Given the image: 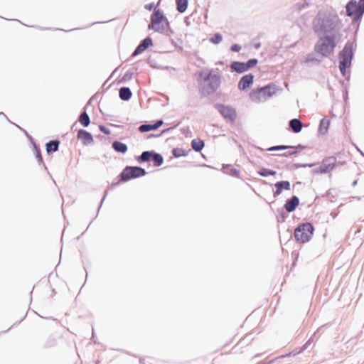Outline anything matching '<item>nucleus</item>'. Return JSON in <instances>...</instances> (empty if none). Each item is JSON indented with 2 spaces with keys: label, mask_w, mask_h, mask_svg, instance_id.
<instances>
[{
  "label": "nucleus",
  "mask_w": 364,
  "mask_h": 364,
  "mask_svg": "<svg viewBox=\"0 0 364 364\" xmlns=\"http://www.w3.org/2000/svg\"><path fill=\"white\" fill-rule=\"evenodd\" d=\"M275 93V87L273 85H269L252 90L250 93V98L255 103H260L267 101Z\"/></svg>",
  "instance_id": "nucleus-1"
},
{
  "label": "nucleus",
  "mask_w": 364,
  "mask_h": 364,
  "mask_svg": "<svg viewBox=\"0 0 364 364\" xmlns=\"http://www.w3.org/2000/svg\"><path fill=\"white\" fill-rule=\"evenodd\" d=\"M168 21L164 12L160 9H154V12L151 16L149 28L161 33L168 26Z\"/></svg>",
  "instance_id": "nucleus-2"
},
{
  "label": "nucleus",
  "mask_w": 364,
  "mask_h": 364,
  "mask_svg": "<svg viewBox=\"0 0 364 364\" xmlns=\"http://www.w3.org/2000/svg\"><path fill=\"white\" fill-rule=\"evenodd\" d=\"M336 46L334 38L326 36L319 39L315 46V50L321 55L327 57L333 52Z\"/></svg>",
  "instance_id": "nucleus-3"
},
{
  "label": "nucleus",
  "mask_w": 364,
  "mask_h": 364,
  "mask_svg": "<svg viewBox=\"0 0 364 364\" xmlns=\"http://www.w3.org/2000/svg\"><path fill=\"white\" fill-rule=\"evenodd\" d=\"M314 230V227L311 223H303L294 230L295 240L299 243L307 242L311 238Z\"/></svg>",
  "instance_id": "nucleus-4"
},
{
  "label": "nucleus",
  "mask_w": 364,
  "mask_h": 364,
  "mask_svg": "<svg viewBox=\"0 0 364 364\" xmlns=\"http://www.w3.org/2000/svg\"><path fill=\"white\" fill-rule=\"evenodd\" d=\"M352 58L353 45L348 43L339 54L340 70L343 75H345L346 68L350 65Z\"/></svg>",
  "instance_id": "nucleus-5"
},
{
  "label": "nucleus",
  "mask_w": 364,
  "mask_h": 364,
  "mask_svg": "<svg viewBox=\"0 0 364 364\" xmlns=\"http://www.w3.org/2000/svg\"><path fill=\"white\" fill-rule=\"evenodd\" d=\"M336 25L334 21L326 16H319L314 23V28L316 31L322 33H330L336 29Z\"/></svg>",
  "instance_id": "nucleus-6"
},
{
  "label": "nucleus",
  "mask_w": 364,
  "mask_h": 364,
  "mask_svg": "<svg viewBox=\"0 0 364 364\" xmlns=\"http://www.w3.org/2000/svg\"><path fill=\"white\" fill-rule=\"evenodd\" d=\"M146 174V171L138 166H127L120 174L122 181H127L130 179L143 176Z\"/></svg>",
  "instance_id": "nucleus-7"
},
{
  "label": "nucleus",
  "mask_w": 364,
  "mask_h": 364,
  "mask_svg": "<svg viewBox=\"0 0 364 364\" xmlns=\"http://www.w3.org/2000/svg\"><path fill=\"white\" fill-rule=\"evenodd\" d=\"M215 108L227 122L233 123L236 120L237 114L232 107L218 104L215 105Z\"/></svg>",
  "instance_id": "nucleus-8"
},
{
  "label": "nucleus",
  "mask_w": 364,
  "mask_h": 364,
  "mask_svg": "<svg viewBox=\"0 0 364 364\" xmlns=\"http://www.w3.org/2000/svg\"><path fill=\"white\" fill-rule=\"evenodd\" d=\"M346 12L348 16L358 19L364 13V6L360 2L350 1L346 6Z\"/></svg>",
  "instance_id": "nucleus-9"
},
{
  "label": "nucleus",
  "mask_w": 364,
  "mask_h": 364,
  "mask_svg": "<svg viewBox=\"0 0 364 364\" xmlns=\"http://www.w3.org/2000/svg\"><path fill=\"white\" fill-rule=\"evenodd\" d=\"M336 166V159L333 156H329L324 159L318 167L320 173H326L331 171Z\"/></svg>",
  "instance_id": "nucleus-10"
},
{
  "label": "nucleus",
  "mask_w": 364,
  "mask_h": 364,
  "mask_svg": "<svg viewBox=\"0 0 364 364\" xmlns=\"http://www.w3.org/2000/svg\"><path fill=\"white\" fill-rule=\"evenodd\" d=\"M254 76L252 74L244 75L238 83V88L245 90L250 87L253 83Z\"/></svg>",
  "instance_id": "nucleus-11"
},
{
  "label": "nucleus",
  "mask_w": 364,
  "mask_h": 364,
  "mask_svg": "<svg viewBox=\"0 0 364 364\" xmlns=\"http://www.w3.org/2000/svg\"><path fill=\"white\" fill-rule=\"evenodd\" d=\"M77 139L85 145L90 144L93 142V138L91 134L84 129H80L78 131Z\"/></svg>",
  "instance_id": "nucleus-12"
},
{
  "label": "nucleus",
  "mask_w": 364,
  "mask_h": 364,
  "mask_svg": "<svg viewBox=\"0 0 364 364\" xmlns=\"http://www.w3.org/2000/svg\"><path fill=\"white\" fill-rule=\"evenodd\" d=\"M152 46V39L150 37L146 38L136 48L133 53V56L143 53L149 46Z\"/></svg>",
  "instance_id": "nucleus-13"
},
{
  "label": "nucleus",
  "mask_w": 364,
  "mask_h": 364,
  "mask_svg": "<svg viewBox=\"0 0 364 364\" xmlns=\"http://www.w3.org/2000/svg\"><path fill=\"white\" fill-rule=\"evenodd\" d=\"M276 191L274 193V196H277L282 193L283 190H290L291 185L287 181H279L275 183Z\"/></svg>",
  "instance_id": "nucleus-14"
},
{
  "label": "nucleus",
  "mask_w": 364,
  "mask_h": 364,
  "mask_svg": "<svg viewBox=\"0 0 364 364\" xmlns=\"http://www.w3.org/2000/svg\"><path fill=\"white\" fill-rule=\"evenodd\" d=\"M299 204V200L297 196H293L290 200H288L285 205L284 208L289 213L293 212L296 207Z\"/></svg>",
  "instance_id": "nucleus-15"
},
{
  "label": "nucleus",
  "mask_w": 364,
  "mask_h": 364,
  "mask_svg": "<svg viewBox=\"0 0 364 364\" xmlns=\"http://www.w3.org/2000/svg\"><path fill=\"white\" fill-rule=\"evenodd\" d=\"M162 124H163V121L159 120L154 124L141 125L139 127V129L141 132H149L151 130H154V129H158Z\"/></svg>",
  "instance_id": "nucleus-16"
},
{
  "label": "nucleus",
  "mask_w": 364,
  "mask_h": 364,
  "mask_svg": "<svg viewBox=\"0 0 364 364\" xmlns=\"http://www.w3.org/2000/svg\"><path fill=\"white\" fill-rule=\"evenodd\" d=\"M289 126L292 131L295 133L301 132L302 129V123L297 119H293L289 122Z\"/></svg>",
  "instance_id": "nucleus-17"
},
{
  "label": "nucleus",
  "mask_w": 364,
  "mask_h": 364,
  "mask_svg": "<svg viewBox=\"0 0 364 364\" xmlns=\"http://www.w3.org/2000/svg\"><path fill=\"white\" fill-rule=\"evenodd\" d=\"M208 88L207 89L208 92H213L215 91L219 87V80L218 78L213 77L212 79H208Z\"/></svg>",
  "instance_id": "nucleus-18"
},
{
  "label": "nucleus",
  "mask_w": 364,
  "mask_h": 364,
  "mask_svg": "<svg viewBox=\"0 0 364 364\" xmlns=\"http://www.w3.org/2000/svg\"><path fill=\"white\" fill-rule=\"evenodd\" d=\"M60 144L59 141H50L46 144V151L48 154L55 152L58 150Z\"/></svg>",
  "instance_id": "nucleus-19"
},
{
  "label": "nucleus",
  "mask_w": 364,
  "mask_h": 364,
  "mask_svg": "<svg viewBox=\"0 0 364 364\" xmlns=\"http://www.w3.org/2000/svg\"><path fill=\"white\" fill-rule=\"evenodd\" d=\"M119 94L120 98L123 100H129L132 97V92L128 87H122Z\"/></svg>",
  "instance_id": "nucleus-20"
},
{
  "label": "nucleus",
  "mask_w": 364,
  "mask_h": 364,
  "mask_svg": "<svg viewBox=\"0 0 364 364\" xmlns=\"http://www.w3.org/2000/svg\"><path fill=\"white\" fill-rule=\"evenodd\" d=\"M204 141L199 139L192 140L191 146L196 151H200L204 147Z\"/></svg>",
  "instance_id": "nucleus-21"
},
{
  "label": "nucleus",
  "mask_w": 364,
  "mask_h": 364,
  "mask_svg": "<svg viewBox=\"0 0 364 364\" xmlns=\"http://www.w3.org/2000/svg\"><path fill=\"white\" fill-rule=\"evenodd\" d=\"M231 68L237 73H242L247 70L244 63L234 62L232 63Z\"/></svg>",
  "instance_id": "nucleus-22"
},
{
  "label": "nucleus",
  "mask_w": 364,
  "mask_h": 364,
  "mask_svg": "<svg viewBox=\"0 0 364 364\" xmlns=\"http://www.w3.org/2000/svg\"><path fill=\"white\" fill-rule=\"evenodd\" d=\"M154 152L153 151H144L142 154L138 157L137 161L139 162H144V161H149L152 160L153 154Z\"/></svg>",
  "instance_id": "nucleus-23"
},
{
  "label": "nucleus",
  "mask_w": 364,
  "mask_h": 364,
  "mask_svg": "<svg viewBox=\"0 0 364 364\" xmlns=\"http://www.w3.org/2000/svg\"><path fill=\"white\" fill-rule=\"evenodd\" d=\"M112 146L116 151L125 153L127 151V146L125 144L119 141H114Z\"/></svg>",
  "instance_id": "nucleus-24"
},
{
  "label": "nucleus",
  "mask_w": 364,
  "mask_h": 364,
  "mask_svg": "<svg viewBox=\"0 0 364 364\" xmlns=\"http://www.w3.org/2000/svg\"><path fill=\"white\" fill-rule=\"evenodd\" d=\"M177 10L180 13H183L188 6L187 0H176Z\"/></svg>",
  "instance_id": "nucleus-25"
},
{
  "label": "nucleus",
  "mask_w": 364,
  "mask_h": 364,
  "mask_svg": "<svg viewBox=\"0 0 364 364\" xmlns=\"http://www.w3.org/2000/svg\"><path fill=\"white\" fill-rule=\"evenodd\" d=\"M79 122L84 127H87L90 124V117L86 112H83L79 117Z\"/></svg>",
  "instance_id": "nucleus-26"
},
{
  "label": "nucleus",
  "mask_w": 364,
  "mask_h": 364,
  "mask_svg": "<svg viewBox=\"0 0 364 364\" xmlns=\"http://www.w3.org/2000/svg\"><path fill=\"white\" fill-rule=\"evenodd\" d=\"M152 161H154V165L155 166H159L163 164L164 159L161 154L154 153L153 157H152Z\"/></svg>",
  "instance_id": "nucleus-27"
},
{
  "label": "nucleus",
  "mask_w": 364,
  "mask_h": 364,
  "mask_svg": "<svg viewBox=\"0 0 364 364\" xmlns=\"http://www.w3.org/2000/svg\"><path fill=\"white\" fill-rule=\"evenodd\" d=\"M259 174L262 176H274L276 174V171L272 170H269L267 168H262L259 171Z\"/></svg>",
  "instance_id": "nucleus-28"
},
{
  "label": "nucleus",
  "mask_w": 364,
  "mask_h": 364,
  "mask_svg": "<svg viewBox=\"0 0 364 364\" xmlns=\"http://www.w3.org/2000/svg\"><path fill=\"white\" fill-rule=\"evenodd\" d=\"M172 153L175 157H180V156H183L186 155V151L183 149H180V148L173 149Z\"/></svg>",
  "instance_id": "nucleus-29"
},
{
  "label": "nucleus",
  "mask_w": 364,
  "mask_h": 364,
  "mask_svg": "<svg viewBox=\"0 0 364 364\" xmlns=\"http://www.w3.org/2000/svg\"><path fill=\"white\" fill-rule=\"evenodd\" d=\"M319 331V328L312 335V336L308 340V341L304 345L301 351L308 348L309 346L314 341V338L316 336V334Z\"/></svg>",
  "instance_id": "nucleus-30"
},
{
  "label": "nucleus",
  "mask_w": 364,
  "mask_h": 364,
  "mask_svg": "<svg viewBox=\"0 0 364 364\" xmlns=\"http://www.w3.org/2000/svg\"><path fill=\"white\" fill-rule=\"evenodd\" d=\"M257 63V60L256 59H251L249 60L247 63H245V67H247V70L249 68L255 67Z\"/></svg>",
  "instance_id": "nucleus-31"
},
{
  "label": "nucleus",
  "mask_w": 364,
  "mask_h": 364,
  "mask_svg": "<svg viewBox=\"0 0 364 364\" xmlns=\"http://www.w3.org/2000/svg\"><path fill=\"white\" fill-rule=\"evenodd\" d=\"M328 124H329L328 119H327L326 118L322 119L320 122V129H322L323 127L326 130H327Z\"/></svg>",
  "instance_id": "nucleus-32"
},
{
  "label": "nucleus",
  "mask_w": 364,
  "mask_h": 364,
  "mask_svg": "<svg viewBox=\"0 0 364 364\" xmlns=\"http://www.w3.org/2000/svg\"><path fill=\"white\" fill-rule=\"evenodd\" d=\"M223 39V37L220 34L216 33L214 37L211 39V41L213 43H219Z\"/></svg>",
  "instance_id": "nucleus-33"
},
{
  "label": "nucleus",
  "mask_w": 364,
  "mask_h": 364,
  "mask_svg": "<svg viewBox=\"0 0 364 364\" xmlns=\"http://www.w3.org/2000/svg\"><path fill=\"white\" fill-rule=\"evenodd\" d=\"M287 148H291V146H273L272 148H269V151H274V150H281V149H287Z\"/></svg>",
  "instance_id": "nucleus-34"
},
{
  "label": "nucleus",
  "mask_w": 364,
  "mask_h": 364,
  "mask_svg": "<svg viewBox=\"0 0 364 364\" xmlns=\"http://www.w3.org/2000/svg\"><path fill=\"white\" fill-rule=\"evenodd\" d=\"M231 50L233 51V52H238L241 50V46L238 44H235V45H232V47H231Z\"/></svg>",
  "instance_id": "nucleus-35"
},
{
  "label": "nucleus",
  "mask_w": 364,
  "mask_h": 364,
  "mask_svg": "<svg viewBox=\"0 0 364 364\" xmlns=\"http://www.w3.org/2000/svg\"><path fill=\"white\" fill-rule=\"evenodd\" d=\"M100 129L102 132H104L105 134H110V131H109L107 128H106L105 127H104V126H100Z\"/></svg>",
  "instance_id": "nucleus-36"
},
{
  "label": "nucleus",
  "mask_w": 364,
  "mask_h": 364,
  "mask_svg": "<svg viewBox=\"0 0 364 364\" xmlns=\"http://www.w3.org/2000/svg\"><path fill=\"white\" fill-rule=\"evenodd\" d=\"M145 8L149 11H151L154 9V4H146V5H145Z\"/></svg>",
  "instance_id": "nucleus-37"
},
{
  "label": "nucleus",
  "mask_w": 364,
  "mask_h": 364,
  "mask_svg": "<svg viewBox=\"0 0 364 364\" xmlns=\"http://www.w3.org/2000/svg\"><path fill=\"white\" fill-rule=\"evenodd\" d=\"M239 173H240V172H239V171H237V170H235V169L233 171V173H234L235 176H237L239 175Z\"/></svg>",
  "instance_id": "nucleus-38"
},
{
  "label": "nucleus",
  "mask_w": 364,
  "mask_h": 364,
  "mask_svg": "<svg viewBox=\"0 0 364 364\" xmlns=\"http://www.w3.org/2000/svg\"><path fill=\"white\" fill-rule=\"evenodd\" d=\"M23 319V318L19 320V321H17V322L14 323V325H16V324H18V323H21Z\"/></svg>",
  "instance_id": "nucleus-39"
},
{
  "label": "nucleus",
  "mask_w": 364,
  "mask_h": 364,
  "mask_svg": "<svg viewBox=\"0 0 364 364\" xmlns=\"http://www.w3.org/2000/svg\"><path fill=\"white\" fill-rule=\"evenodd\" d=\"M139 363H144V360H143L142 359H140V360H139Z\"/></svg>",
  "instance_id": "nucleus-40"
},
{
  "label": "nucleus",
  "mask_w": 364,
  "mask_h": 364,
  "mask_svg": "<svg viewBox=\"0 0 364 364\" xmlns=\"http://www.w3.org/2000/svg\"><path fill=\"white\" fill-rule=\"evenodd\" d=\"M294 153H295V151L291 152V153L289 154V155H291V154H294Z\"/></svg>",
  "instance_id": "nucleus-41"
}]
</instances>
